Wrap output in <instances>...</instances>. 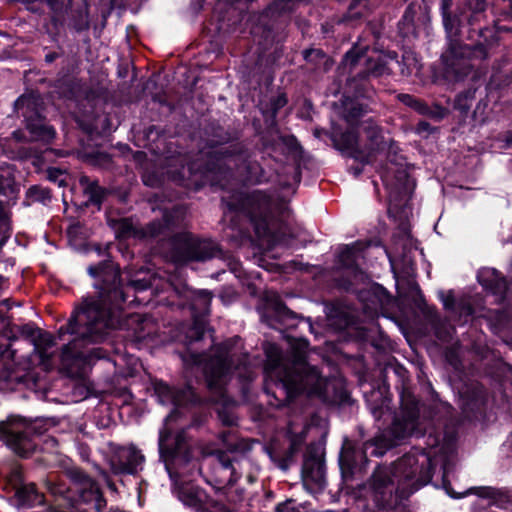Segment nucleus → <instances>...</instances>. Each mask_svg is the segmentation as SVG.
Instances as JSON below:
<instances>
[{
	"label": "nucleus",
	"mask_w": 512,
	"mask_h": 512,
	"mask_svg": "<svg viewBox=\"0 0 512 512\" xmlns=\"http://www.w3.org/2000/svg\"><path fill=\"white\" fill-rule=\"evenodd\" d=\"M178 498L184 505L193 508L197 512H202L207 494L200 488L186 485L178 490Z\"/></svg>",
	"instance_id": "cd10ccee"
},
{
	"label": "nucleus",
	"mask_w": 512,
	"mask_h": 512,
	"mask_svg": "<svg viewBox=\"0 0 512 512\" xmlns=\"http://www.w3.org/2000/svg\"><path fill=\"white\" fill-rule=\"evenodd\" d=\"M27 199L30 202L45 203L51 199L50 190L41 186H32L26 193Z\"/></svg>",
	"instance_id": "ea45409f"
},
{
	"label": "nucleus",
	"mask_w": 512,
	"mask_h": 512,
	"mask_svg": "<svg viewBox=\"0 0 512 512\" xmlns=\"http://www.w3.org/2000/svg\"><path fill=\"white\" fill-rule=\"evenodd\" d=\"M397 99L405 106L413 109L415 112L423 116H428L433 119H442L446 114V110L443 107L439 105H434L433 107H430L422 99L410 94H398Z\"/></svg>",
	"instance_id": "4be33fe9"
},
{
	"label": "nucleus",
	"mask_w": 512,
	"mask_h": 512,
	"mask_svg": "<svg viewBox=\"0 0 512 512\" xmlns=\"http://www.w3.org/2000/svg\"><path fill=\"white\" fill-rule=\"evenodd\" d=\"M347 90L355 97H369L372 91L368 79L361 80L358 71L347 81Z\"/></svg>",
	"instance_id": "72a5a7b5"
},
{
	"label": "nucleus",
	"mask_w": 512,
	"mask_h": 512,
	"mask_svg": "<svg viewBox=\"0 0 512 512\" xmlns=\"http://www.w3.org/2000/svg\"><path fill=\"white\" fill-rule=\"evenodd\" d=\"M222 202L230 211L248 216L259 235L274 233L277 218L283 221L289 216V208L285 202L274 203L267 194L259 190L235 192L222 197Z\"/></svg>",
	"instance_id": "20e7f679"
},
{
	"label": "nucleus",
	"mask_w": 512,
	"mask_h": 512,
	"mask_svg": "<svg viewBox=\"0 0 512 512\" xmlns=\"http://www.w3.org/2000/svg\"><path fill=\"white\" fill-rule=\"evenodd\" d=\"M236 503H225L221 499H214L207 495L202 512H235Z\"/></svg>",
	"instance_id": "e433bc0d"
},
{
	"label": "nucleus",
	"mask_w": 512,
	"mask_h": 512,
	"mask_svg": "<svg viewBox=\"0 0 512 512\" xmlns=\"http://www.w3.org/2000/svg\"><path fill=\"white\" fill-rule=\"evenodd\" d=\"M364 132L367 138V154H361V162L370 163L372 161V157L380 152L385 150L388 147L389 142L391 140L386 141L382 135L381 129L375 125L373 122H367L364 127Z\"/></svg>",
	"instance_id": "aec40b11"
},
{
	"label": "nucleus",
	"mask_w": 512,
	"mask_h": 512,
	"mask_svg": "<svg viewBox=\"0 0 512 512\" xmlns=\"http://www.w3.org/2000/svg\"><path fill=\"white\" fill-rule=\"evenodd\" d=\"M144 455L134 445L116 447L109 460L115 475H136L143 468Z\"/></svg>",
	"instance_id": "2eb2a0df"
},
{
	"label": "nucleus",
	"mask_w": 512,
	"mask_h": 512,
	"mask_svg": "<svg viewBox=\"0 0 512 512\" xmlns=\"http://www.w3.org/2000/svg\"><path fill=\"white\" fill-rule=\"evenodd\" d=\"M473 493L479 497L490 499L491 505L500 509H507L512 505V496L507 490H501L493 487H477L473 488Z\"/></svg>",
	"instance_id": "c85d7f7f"
},
{
	"label": "nucleus",
	"mask_w": 512,
	"mask_h": 512,
	"mask_svg": "<svg viewBox=\"0 0 512 512\" xmlns=\"http://www.w3.org/2000/svg\"><path fill=\"white\" fill-rule=\"evenodd\" d=\"M18 331L21 333L22 336L26 337L27 339H30L32 342L34 341V338L37 337V332H41L40 329H35L30 325H23L21 327H18Z\"/></svg>",
	"instance_id": "49530a36"
},
{
	"label": "nucleus",
	"mask_w": 512,
	"mask_h": 512,
	"mask_svg": "<svg viewBox=\"0 0 512 512\" xmlns=\"http://www.w3.org/2000/svg\"><path fill=\"white\" fill-rule=\"evenodd\" d=\"M389 471L398 483L401 497H409L430 482L432 460L423 451H412L399 458Z\"/></svg>",
	"instance_id": "423d86ee"
},
{
	"label": "nucleus",
	"mask_w": 512,
	"mask_h": 512,
	"mask_svg": "<svg viewBox=\"0 0 512 512\" xmlns=\"http://www.w3.org/2000/svg\"><path fill=\"white\" fill-rule=\"evenodd\" d=\"M296 444L295 443H292L290 448H289V457H292V455L294 454V452L296 451Z\"/></svg>",
	"instance_id": "338daca9"
},
{
	"label": "nucleus",
	"mask_w": 512,
	"mask_h": 512,
	"mask_svg": "<svg viewBox=\"0 0 512 512\" xmlns=\"http://www.w3.org/2000/svg\"><path fill=\"white\" fill-rule=\"evenodd\" d=\"M287 104V98L284 94L278 95L271 101L273 114L275 115L281 108Z\"/></svg>",
	"instance_id": "09e8293b"
},
{
	"label": "nucleus",
	"mask_w": 512,
	"mask_h": 512,
	"mask_svg": "<svg viewBox=\"0 0 512 512\" xmlns=\"http://www.w3.org/2000/svg\"><path fill=\"white\" fill-rule=\"evenodd\" d=\"M368 243L356 241L351 245H343L339 248L338 262L342 267L353 269L357 267V262L362 252L368 247Z\"/></svg>",
	"instance_id": "393cba45"
},
{
	"label": "nucleus",
	"mask_w": 512,
	"mask_h": 512,
	"mask_svg": "<svg viewBox=\"0 0 512 512\" xmlns=\"http://www.w3.org/2000/svg\"><path fill=\"white\" fill-rule=\"evenodd\" d=\"M419 408L418 402L414 396L410 394L402 395L401 411L394 418L388 434L392 437L385 446L391 447L395 445V441L404 439L412 435L418 426Z\"/></svg>",
	"instance_id": "ddd939ff"
},
{
	"label": "nucleus",
	"mask_w": 512,
	"mask_h": 512,
	"mask_svg": "<svg viewBox=\"0 0 512 512\" xmlns=\"http://www.w3.org/2000/svg\"><path fill=\"white\" fill-rule=\"evenodd\" d=\"M156 391L163 403L170 402L175 406H183L189 402L197 401L191 388L176 389L166 384H159Z\"/></svg>",
	"instance_id": "5701e85b"
},
{
	"label": "nucleus",
	"mask_w": 512,
	"mask_h": 512,
	"mask_svg": "<svg viewBox=\"0 0 512 512\" xmlns=\"http://www.w3.org/2000/svg\"><path fill=\"white\" fill-rule=\"evenodd\" d=\"M366 460L365 452L350 442H345L340 453V467L345 478L352 477L357 470H361V463Z\"/></svg>",
	"instance_id": "6ab92c4d"
},
{
	"label": "nucleus",
	"mask_w": 512,
	"mask_h": 512,
	"mask_svg": "<svg viewBox=\"0 0 512 512\" xmlns=\"http://www.w3.org/2000/svg\"><path fill=\"white\" fill-rule=\"evenodd\" d=\"M304 59L315 66L316 69L320 68L323 64V70L327 71L332 63L329 58L321 49H307L303 52Z\"/></svg>",
	"instance_id": "f704fd0d"
},
{
	"label": "nucleus",
	"mask_w": 512,
	"mask_h": 512,
	"mask_svg": "<svg viewBox=\"0 0 512 512\" xmlns=\"http://www.w3.org/2000/svg\"><path fill=\"white\" fill-rule=\"evenodd\" d=\"M104 355H103V351L101 348H94L91 350L90 352V355H89V358H97V359H101L103 358Z\"/></svg>",
	"instance_id": "13d9d810"
},
{
	"label": "nucleus",
	"mask_w": 512,
	"mask_h": 512,
	"mask_svg": "<svg viewBox=\"0 0 512 512\" xmlns=\"http://www.w3.org/2000/svg\"><path fill=\"white\" fill-rule=\"evenodd\" d=\"M14 178L9 171H0V194H6L13 186Z\"/></svg>",
	"instance_id": "c03bdc74"
},
{
	"label": "nucleus",
	"mask_w": 512,
	"mask_h": 512,
	"mask_svg": "<svg viewBox=\"0 0 512 512\" xmlns=\"http://www.w3.org/2000/svg\"><path fill=\"white\" fill-rule=\"evenodd\" d=\"M15 110L26 122V127L34 140L50 142L56 132L46 125L42 117V105L39 96L29 94L20 96L15 102Z\"/></svg>",
	"instance_id": "f8f14e48"
},
{
	"label": "nucleus",
	"mask_w": 512,
	"mask_h": 512,
	"mask_svg": "<svg viewBox=\"0 0 512 512\" xmlns=\"http://www.w3.org/2000/svg\"><path fill=\"white\" fill-rule=\"evenodd\" d=\"M58 56H59L58 53L50 52V53L46 54L45 61L47 63H52L53 61H55L58 58Z\"/></svg>",
	"instance_id": "bf43d9fd"
},
{
	"label": "nucleus",
	"mask_w": 512,
	"mask_h": 512,
	"mask_svg": "<svg viewBox=\"0 0 512 512\" xmlns=\"http://www.w3.org/2000/svg\"><path fill=\"white\" fill-rule=\"evenodd\" d=\"M304 484L311 488H322L325 484V466L323 453L315 445H309L302 466Z\"/></svg>",
	"instance_id": "f3484780"
},
{
	"label": "nucleus",
	"mask_w": 512,
	"mask_h": 512,
	"mask_svg": "<svg viewBox=\"0 0 512 512\" xmlns=\"http://www.w3.org/2000/svg\"><path fill=\"white\" fill-rule=\"evenodd\" d=\"M459 5L465 7L468 11L471 12V15L468 18V23L470 26H474L476 23H480L485 18V0H460Z\"/></svg>",
	"instance_id": "473e14b6"
},
{
	"label": "nucleus",
	"mask_w": 512,
	"mask_h": 512,
	"mask_svg": "<svg viewBox=\"0 0 512 512\" xmlns=\"http://www.w3.org/2000/svg\"><path fill=\"white\" fill-rule=\"evenodd\" d=\"M13 137L17 141H22L23 140V133L21 131H15V132H13Z\"/></svg>",
	"instance_id": "0e129e2a"
},
{
	"label": "nucleus",
	"mask_w": 512,
	"mask_h": 512,
	"mask_svg": "<svg viewBox=\"0 0 512 512\" xmlns=\"http://www.w3.org/2000/svg\"><path fill=\"white\" fill-rule=\"evenodd\" d=\"M463 311L466 315H471L473 313V308L470 305L463 306Z\"/></svg>",
	"instance_id": "69168bd1"
},
{
	"label": "nucleus",
	"mask_w": 512,
	"mask_h": 512,
	"mask_svg": "<svg viewBox=\"0 0 512 512\" xmlns=\"http://www.w3.org/2000/svg\"><path fill=\"white\" fill-rule=\"evenodd\" d=\"M199 301L203 304L205 308H208L210 301H211V295L209 292H201L199 295Z\"/></svg>",
	"instance_id": "6e6d98bb"
},
{
	"label": "nucleus",
	"mask_w": 512,
	"mask_h": 512,
	"mask_svg": "<svg viewBox=\"0 0 512 512\" xmlns=\"http://www.w3.org/2000/svg\"><path fill=\"white\" fill-rule=\"evenodd\" d=\"M367 3L364 0H353L349 5L347 14L344 16V22H350L360 19L366 9Z\"/></svg>",
	"instance_id": "58836bf2"
},
{
	"label": "nucleus",
	"mask_w": 512,
	"mask_h": 512,
	"mask_svg": "<svg viewBox=\"0 0 512 512\" xmlns=\"http://www.w3.org/2000/svg\"><path fill=\"white\" fill-rule=\"evenodd\" d=\"M63 173L57 168H51L48 170V178L52 181H58L59 185H65V180L61 178Z\"/></svg>",
	"instance_id": "8fccbe9b"
},
{
	"label": "nucleus",
	"mask_w": 512,
	"mask_h": 512,
	"mask_svg": "<svg viewBox=\"0 0 512 512\" xmlns=\"http://www.w3.org/2000/svg\"><path fill=\"white\" fill-rule=\"evenodd\" d=\"M170 259L178 264L189 261H206L216 257L219 246L208 239H201L190 232H181L173 235L170 239Z\"/></svg>",
	"instance_id": "9d476101"
},
{
	"label": "nucleus",
	"mask_w": 512,
	"mask_h": 512,
	"mask_svg": "<svg viewBox=\"0 0 512 512\" xmlns=\"http://www.w3.org/2000/svg\"><path fill=\"white\" fill-rule=\"evenodd\" d=\"M216 164L209 167V170L226 168L229 171L235 169V176L242 181L250 183H261L265 181V171L261 165L251 159V154L240 143L226 147H219L213 151ZM231 175L234 173L231 172Z\"/></svg>",
	"instance_id": "6e6552de"
},
{
	"label": "nucleus",
	"mask_w": 512,
	"mask_h": 512,
	"mask_svg": "<svg viewBox=\"0 0 512 512\" xmlns=\"http://www.w3.org/2000/svg\"><path fill=\"white\" fill-rule=\"evenodd\" d=\"M367 112V107L357 101L349 100L344 103L343 117L349 123H354Z\"/></svg>",
	"instance_id": "c9c22d12"
},
{
	"label": "nucleus",
	"mask_w": 512,
	"mask_h": 512,
	"mask_svg": "<svg viewBox=\"0 0 512 512\" xmlns=\"http://www.w3.org/2000/svg\"><path fill=\"white\" fill-rule=\"evenodd\" d=\"M353 169V173L355 176H358L362 173V168L361 167H355V168H352Z\"/></svg>",
	"instance_id": "774afa93"
},
{
	"label": "nucleus",
	"mask_w": 512,
	"mask_h": 512,
	"mask_svg": "<svg viewBox=\"0 0 512 512\" xmlns=\"http://www.w3.org/2000/svg\"><path fill=\"white\" fill-rule=\"evenodd\" d=\"M372 413L376 419H380L383 415V408H374Z\"/></svg>",
	"instance_id": "052dcab7"
},
{
	"label": "nucleus",
	"mask_w": 512,
	"mask_h": 512,
	"mask_svg": "<svg viewBox=\"0 0 512 512\" xmlns=\"http://www.w3.org/2000/svg\"><path fill=\"white\" fill-rule=\"evenodd\" d=\"M460 395L462 409L467 413L478 411L485 404V389L479 383H473L467 386L463 391H461Z\"/></svg>",
	"instance_id": "b1692460"
},
{
	"label": "nucleus",
	"mask_w": 512,
	"mask_h": 512,
	"mask_svg": "<svg viewBox=\"0 0 512 512\" xmlns=\"http://www.w3.org/2000/svg\"><path fill=\"white\" fill-rule=\"evenodd\" d=\"M131 228H132L131 224L127 220H122L120 222L119 229L122 234H128L130 232Z\"/></svg>",
	"instance_id": "4d7b16f0"
},
{
	"label": "nucleus",
	"mask_w": 512,
	"mask_h": 512,
	"mask_svg": "<svg viewBox=\"0 0 512 512\" xmlns=\"http://www.w3.org/2000/svg\"><path fill=\"white\" fill-rule=\"evenodd\" d=\"M10 481L14 482L16 488V496L23 505L34 506L43 503V495L36 490L35 484H21V471L18 468L12 470Z\"/></svg>",
	"instance_id": "412c9836"
},
{
	"label": "nucleus",
	"mask_w": 512,
	"mask_h": 512,
	"mask_svg": "<svg viewBox=\"0 0 512 512\" xmlns=\"http://www.w3.org/2000/svg\"><path fill=\"white\" fill-rule=\"evenodd\" d=\"M67 478L72 482L73 488L66 486L64 482L50 476L46 482L48 491L56 497L67 501L68 506H75L79 501L93 504L97 512H121L119 508L108 507L106 500L98 487L97 482L78 467H72L65 471Z\"/></svg>",
	"instance_id": "39448f33"
},
{
	"label": "nucleus",
	"mask_w": 512,
	"mask_h": 512,
	"mask_svg": "<svg viewBox=\"0 0 512 512\" xmlns=\"http://www.w3.org/2000/svg\"><path fill=\"white\" fill-rule=\"evenodd\" d=\"M218 417L223 425L225 426H233L236 424V417L232 410L228 406H224L221 409H218Z\"/></svg>",
	"instance_id": "37998d69"
},
{
	"label": "nucleus",
	"mask_w": 512,
	"mask_h": 512,
	"mask_svg": "<svg viewBox=\"0 0 512 512\" xmlns=\"http://www.w3.org/2000/svg\"><path fill=\"white\" fill-rule=\"evenodd\" d=\"M129 285L136 290H146L149 287V283L145 280L131 281Z\"/></svg>",
	"instance_id": "864d4df0"
},
{
	"label": "nucleus",
	"mask_w": 512,
	"mask_h": 512,
	"mask_svg": "<svg viewBox=\"0 0 512 512\" xmlns=\"http://www.w3.org/2000/svg\"><path fill=\"white\" fill-rule=\"evenodd\" d=\"M453 302H454L453 298H450V297L446 298L444 300V307L447 308V309L452 308Z\"/></svg>",
	"instance_id": "680f3d73"
},
{
	"label": "nucleus",
	"mask_w": 512,
	"mask_h": 512,
	"mask_svg": "<svg viewBox=\"0 0 512 512\" xmlns=\"http://www.w3.org/2000/svg\"><path fill=\"white\" fill-rule=\"evenodd\" d=\"M172 415L166 418V424L172 419ZM159 451L161 457L164 459L166 469L171 477L174 472L172 465L186 464L191 459V448L188 442V437L185 430H180L175 434L167 427V425L160 431L159 435Z\"/></svg>",
	"instance_id": "9b49d317"
},
{
	"label": "nucleus",
	"mask_w": 512,
	"mask_h": 512,
	"mask_svg": "<svg viewBox=\"0 0 512 512\" xmlns=\"http://www.w3.org/2000/svg\"><path fill=\"white\" fill-rule=\"evenodd\" d=\"M79 184L90 203L96 205L102 203L106 195V190L98 184L97 180L91 179L87 175H81L79 177Z\"/></svg>",
	"instance_id": "c756f323"
},
{
	"label": "nucleus",
	"mask_w": 512,
	"mask_h": 512,
	"mask_svg": "<svg viewBox=\"0 0 512 512\" xmlns=\"http://www.w3.org/2000/svg\"><path fill=\"white\" fill-rule=\"evenodd\" d=\"M12 370L5 363H0V381H8L11 377Z\"/></svg>",
	"instance_id": "3c124183"
},
{
	"label": "nucleus",
	"mask_w": 512,
	"mask_h": 512,
	"mask_svg": "<svg viewBox=\"0 0 512 512\" xmlns=\"http://www.w3.org/2000/svg\"><path fill=\"white\" fill-rule=\"evenodd\" d=\"M396 179L399 182L397 184V189L399 191L406 190L408 188L407 182L409 180V175H408V173L405 170L398 169L396 171Z\"/></svg>",
	"instance_id": "a18cd8bd"
},
{
	"label": "nucleus",
	"mask_w": 512,
	"mask_h": 512,
	"mask_svg": "<svg viewBox=\"0 0 512 512\" xmlns=\"http://www.w3.org/2000/svg\"><path fill=\"white\" fill-rule=\"evenodd\" d=\"M132 320L137 323V326L134 329V338L137 341H144L155 336V323L151 317H141L138 315L133 317Z\"/></svg>",
	"instance_id": "7c9ffc66"
},
{
	"label": "nucleus",
	"mask_w": 512,
	"mask_h": 512,
	"mask_svg": "<svg viewBox=\"0 0 512 512\" xmlns=\"http://www.w3.org/2000/svg\"><path fill=\"white\" fill-rule=\"evenodd\" d=\"M72 27L78 31H84L89 28V17L87 9H80L75 12L72 19Z\"/></svg>",
	"instance_id": "79ce46f5"
},
{
	"label": "nucleus",
	"mask_w": 512,
	"mask_h": 512,
	"mask_svg": "<svg viewBox=\"0 0 512 512\" xmlns=\"http://www.w3.org/2000/svg\"><path fill=\"white\" fill-rule=\"evenodd\" d=\"M336 142L339 149L351 151L353 157L361 160L362 151L358 149V134L356 131L348 130L342 133Z\"/></svg>",
	"instance_id": "2f4dec72"
},
{
	"label": "nucleus",
	"mask_w": 512,
	"mask_h": 512,
	"mask_svg": "<svg viewBox=\"0 0 512 512\" xmlns=\"http://www.w3.org/2000/svg\"><path fill=\"white\" fill-rule=\"evenodd\" d=\"M418 127H419V130H428L430 128V124L428 122L421 121L418 124Z\"/></svg>",
	"instance_id": "e2e57ef3"
},
{
	"label": "nucleus",
	"mask_w": 512,
	"mask_h": 512,
	"mask_svg": "<svg viewBox=\"0 0 512 512\" xmlns=\"http://www.w3.org/2000/svg\"><path fill=\"white\" fill-rule=\"evenodd\" d=\"M291 358H285L280 348L274 343H266L265 373L276 391L271 394L282 404L301 393L308 396L326 398L328 380L321 375L317 367L306 362L308 341L290 340Z\"/></svg>",
	"instance_id": "f03ea898"
},
{
	"label": "nucleus",
	"mask_w": 512,
	"mask_h": 512,
	"mask_svg": "<svg viewBox=\"0 0 512 512\" xmlns=\"http://www.w3.org/2000/svg\"><path fill=\"white\" fill-rule=\"evenodd\" d=\"M344 63L345 66L349 67L350 72H353L358 66H363L358 70V76L361 80L368 79L370 76L380 77L391 74L386 61L381 56L367 58L364 54L351 50L346 53Z\"/></svg>",
	"instance_id": "dca6fc26"
},
{
	"label": "nucleus",
	"mask_w": 512,
	"mask_h": 512,
	"mask_svg": "<svg viewBox=\"0 0 512 512\" xmlns=\"http://www.w3.org/2000/svg\"><path fill=\"white\" fill-rule=\"evenodd\" d=\"M487 287L492 291L493 294L499 296L500 300L504 299V296L508 290V282L505 277L500 276L495 270L492 273V278L488 280Z\"/></svg>",
	"instance_id": "4c0bfd02"
},
{
	"label": "nucleus",
	"mask_w": 512,
	"mask_h": 512,
	"mask_svg": "<svg viewBox=\"0 0 512 512\" xmlns=\"http://www.w3.org/2000/svg\"><path fill=\"white\" fill-rule=\"evenodd\" d=\"M183 222V211L180 208H174L165 211L162 220L152 221L144 228V235L157 237L166 235L167 232L179 227Z\"/></svg>",
	"instance_id": "a211bd4d"
},
{
	"label": "nucleus",
	"mask_w": 512,
	"mask_h": 512,
	"mask_svg": "<svg viewBox=\"0 0 512 512\" xmlns=\"http://www.w3.org/2000/svg\"><path fill=\"white\" fill-rule=\"evenodd\" d=\"M35 351L38 353L41 363L46 367H50L54 351L52 348L56 345L55 338L48 332H37V337L32 342Z\"/></svg>",
	"instance_id": "a878e982"
},
{
	"label": "nucleus",
	"mask_w": 512,
	"mask_h": 512,
	"mask_svg": "<svg viewBox=\"0 0 512 512\" xmlns=\"http://www.w3.org/2000/svg\"><path fill=\"white\" fill-rule=\"evenodd\" d=\"M88 273L96 279L97 297L85 299L57 332L59 340H64L66 334L74 336L63 345L60 354L61 364L68 371H72L76 361L87 358L83 351L86 346L102 342L108 331L119 325V310L126 302L128 287L123 286L120 269L113 261L91 265Z\"/></svg>",
	"instance_id": "f257e3e1"
},
{
	"label": "nucleus",
	"mask_w": 512,
	"mask_h": 512,
	"mask_svg": "<svg viewBox=\"0 0 512 512\" xmlns=\"http://www.w3.org/2000/svg\"><path fill=\"white\" fill-rule=\"evenodd\" d=\"M232 340H228L214 347L213 354L208 358L205 354L190 353V360L194 364H204V374L208 389L215 394L213 402L222 401L227 403L225 398L224 385L231 370L229 351Z\"/></svg>",
	"instance_id": "0eeeda50"
},
{
	"label": "nucleus",
	"mask_w": 512,
	"mask_h": 512,
	"mask_svg": "<svg viewBox=\"0 0 512 512\" xmlns=\"http://www.w3.org/2000/svg\"><path fill=\"white\" fill-rule=\"evenodd\" d=\"M452 0H442L443 23L449 39V45L442 59L449 72L456 77L467 76L473 65L472 60L483 61L489 58L491 50L498 45L499 37L493 27L471 28L468 38L473 44H463L459 40L460 20L451 14Z\"/></svg>",
	"instance_id": "7ed1b4c3"
},
{
	"label": "nucleus",
	"mask_w": 512,
	"mask_h": 512,
	"mask_svg": "<svg viewBox=\"0 0 512 512\" xmlns=\"http://www.w3.org/2000/svg\"><path fill=\"white\" fill-rule=\"evenodd\" d=\"M274 310H275L276 314L280 317H283V316L292 317L293 316V312L290 311L285 306V304L278 299L275 300Z\"/></svg>",
	"instance_id": "de8ad7c7"
},
{
	"label": "nucleus",
	"mask_w": 512,
	"mask_h": 512,
	"mask_svg": "<svg viewBox=\"0 0 512 512\" xmlns=\"http://www.w3.org/2000/svg\"><path fill=\"white\" fill-rule=\"evenodd\" d=\"M46 431L43 421L26 422L11 417L0 422V438L18 456L29 457L37 447L36 438Z\"/></svg>",
	"instance_id": "1a4fd4ad"
},
{
	"label": "nucleus",
	"mask_w": 512,
	"mask_h": 512,
	"mask_svg": "<svg viewBox=\"0 0 512 512\" xmlns=\"http://www.w3.org/2000/svg\"><path fill=\"white\" fill-rule=\"evenodd\" d=\"M10 326V321L0 313V334H4Z\"/></svg>",
	"instance_id": "5fc2aeb1"
},
{
	"label": "nucleus",
	"mask_w": 512,
	"mask_h": 512,
	"mask_svg": "<svg viewBox=\"0 0 512 512\" xmlns=\"http://www.w3.org/2000/svg\"><path fill=\"white\" fill-rule=\"evenodd\" d=\"M276 510L277 512H299L297 508L292 506V502L281 503Z\"/></svg>",
	"instance_id": "603ef678"
},
{
	"label": "nucleus",
	"mask_w": 512,
	"mask_h": 512,
	"mask_svg": "<svg viewBox=\"0 0 512 512\" xmlns=\"http://www.w3.org/2000/svg\"><path fill=\"white\" fill-rule=\"evenodd\" d=\"M217 464L215 473L217 475V483L219 485H233L237 480L236 471L232 465V460L225 452L217 455Z\"/></svg>",
	"instance_id": "bb28decb"
},
{
	"label": "nucleus",
	"mask_w": 512,
	"mask_h": 512,
	"mask_svg": "<svg viewBox=\"0 0 512 512\" xmlns=\"http://www.w3.org/2000/svg\"><path fill=\"white\" fill-rule=\"evenodd\" d=\"M205 333V322L200 318H195L192 327L187 332L189 344L202 339Z\"/></svg>",
	"instance_id": "a19ab883"
},
{
	"label": "nucleus",
	"mask_w": 512,
	"mask_h": 512,
	"mask_svg": "<svg viewBox=\"0 0 512 512\" xmlns=\"http://www.w3.org/2000/svg\"><path fill=\"white\" fill-rule=\"evenodd\" d=\"M373 497L377 505L383 509L395 507L401 497L398 491V483L392 477L391 472L386 468L376 470L372 476Z\"/></svg>",
	"instance_id": "4468645a"
}]
</instances>
